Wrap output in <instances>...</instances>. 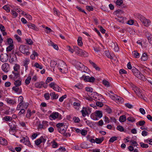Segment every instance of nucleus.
I'll return each mask as SVG.
<instances>
[{"instance_id":"f257e3e1","label":"nucleus","mask_w":152,"mask_h":152,"mask_svg":"<svg viewBox=\"0 0 152 152\" xmlns=\"http://www.w3.org/2000/svg\"><path fill=\"white\" fill-rule=\"evenodd\" d=\"M57 66L61 72L64 73L67 72L68 71L67 66L64 61H60Z\"/></svg>"},{"instance_id":"f03ea898","label":"nucleus","mask_w":152,"mask_h":152,"mask_svg":"<svg viewBox=\"0 0 152 152\" xmlns=\"http://www.w3.org/2000/svg\"><path fill=\"white\" fill-rule=\"evenodd\" d=\"M56 126L57 128L58 132L62 134L64 133L66 131L67 127H66L65 124L64 123H60L57 124Z\"/></svg>"},{"instance_id":"7ed1b4c3","label":"nucleus","mask_w":152,"mask_h":152,"mask_svg":"<svg viewBox=\"0 0 152 152\" xmlns=\"http://www.w3.org/2000/svg\"><path fill=\"white\" fill-rule=\"evenodd\" d=\"M74 50L75 53L79 56H83L84 57L88 56V53L85 51L80 49L77 46H74Z\"/></svg>"},{"instance_id":"20e7f679","label":"nucleus","mask_w":152,"mask_h":152,"mask_svg":"<svg viewBox=\"0 0 152 152\" xmlns=\"http://www.w3.org/2000/svg\"><path fill=\"white\" fill-rule=\"evenodd\" d=\"M95 100L96 101V105L97 106L101 107L103 105V103L101 101L103 100L102 99H103L102 96L101 94L97 95V94L96 93V96L95 97Z\"/></svg>"},{"instance_id":"39448f33","label":"nucleus","mask_w":152,"mask_h":152,"mask_svg":"<svg viewBox=\"0 0 152 152\" xmlns=\"http://www.w3.org/2000/svg\"><path fill=\"white\" fill-rule=\"evenodd\" d=\"M49 118L51 121L55 120L56 119L60 120L62 118L61 115L57 112H53L50 115Z\"/></svg>"},{"instance_id":"423d86ee","label":"nucleus","mask_w":152,"mask_h":152,"mask_svg":"<svg viewBox=\"0 0 152 152\" xmlns=\"http://www.w3.org/2000/svg\"><path fill=\"white\" fill-rule=\"evenodd\" d=\"M75 65L77 69L80 70L82 72H86V71H87V67L84 66L82 63L80 62L76 61Z\"/></svg>"},{"instance_id":"0eeeda50","label":"nucleus","mask_w":152,"mask_h":152,"mask_svg":"<svg viewBox=\"0 0 152 152\" xmlns=\"http://www.w3.org/2000/svg\"><path fill=\"white\" fill-rule=\"evenodd\" d=\"M28 49L29 46L25 45H21L19 47V49L21 52L26 55H28L30 54Z\"/></svg>"},{"instance_id":"6e6552de","label":"nucleus","mask_w":152,"mask_h":152,"mask_svg":"<svg viewBox=\"0 0 152 152\" xmlns=\"http://www.w3.org/2000/svg\"><path fill=\"white\" fill-rule=\"evenodd\" d=\"M132 86L133 88L132 89L134 91L136 95L138 96L139 97L141 98H143V99H144L143 95L142 94V92L141 90L134 85H133Z\"/></svg>"},{"instance_id":"1a4fd4ad","label":"nucleus","mask_w":152,"mask_h":152,"mask_svg":"<svg viewBox=\"0 0 152 152\" xmlns=\"http://www.w3.org/2000/svg\"><path fill=\"white\" fill-rule=\"evenodd\" d=\"M140 20L146 26H148L151 23L150 21L146 19L145 18L142 16H141L140 17Z\"/></svg>"},{"instance_id":"9d476101","label":"nucleus","mask_w":152,"mask_h":152,"mask_svg":"<svg viewBox=\"0 0 152 152\" xmlns=\"http://www.w3.org/2000/svg\"><path fill=\"white\" fill-rule=\"evenodd\" d=\"M81 79L85 81L93 82L95 80V78L93 76L90 77L89 76H86L83 75L81 77Z\"/></svg>"},{"instance_id":"9b49d317","label":"nucleus","mask_w":152,"mask_h":152,"mask_svg":"<svg viewBox=\"0 0 152 152\" xmlns=\"http://www.w3.org/2000/svg\"><path fill=\"white\" fill-rule=\"evenodd\" d=\"M21 142H23L25 145L30 147H32L33 146L31 145L30 142L28 138L27 137H23V139L20 140Z\"/></svg>"},{"instance_id":"f8f14e48","label":"nucleus","mask_w":152,"mask_h":152,"mask_svg":"<svg viewBox=\"0 0 152 152\" xmlns=\"http://www.w3.org/2000/svg\"><path fill=\"white\" fill-rule=\"evenodd\" d=\"M49 86L52 88L55 91L57 92H60L61 88L54 82H52L49 84Z\"/></svg>"},{"instance_id":"ddd939ff","label":"nucleus","mask_w":152,"mask_h":152,"mask_svg":"<svg viewBox=\"0 0 152 152\" xmlns=\"http://www.w3.org/2000/svg\"><path fill=\"white\" fill-rule=\"evenodd\" d=\"M110 96L112 99L116 101L117 103L122 102H123V99L121 97L116 95L115 96H112L111 95Z\"/></svg>"},{"instance_id":"4468645a","label":"nucleus","mask_w":152,"mask_h":152,"mask_svg":"<svg viewBox=\"0 0 152 152\" xmlns=\"http://www.w3.org/2000/svg\"><path fill=\"white\" fill-rule=\"evenodd\" d=\"M19 74L18 72H12V74L9 76L10 78L13 79L14 80H15L17 78L19 77Z\"/></svg>"},{"instance_id":"2eb2a0df","label":"nucleus","mask_w":152,"mask_h":152,"mask_svg":"<svg viewBox=\"0 0 152 152\" xmlns=\"http://www.w3.org/2000/svg\"><path fill=\"white\" fill-rule=\"evenodd\" d=\"M46 141V139L44 138L43 136H41L39 138L35 141V143L36 145H38L42 142L45 143Z\"/></svg>"},{"instance_id":"dca6fc26","label":"nucleus","mask_w":152,"mask_h":152,"mask_svg":"<svg viewBox=\"0 0 152 152\" xmlns=\"http://www.w3.org/2000/svg\"><path fill=\"white\" fill-rule=\"evenodd\" d=\"M8 56L7 54L4 53L1 54L0 60L3 62H6L8 60Z\"/></svg>"},{"instance_id":"f3484780","label":"nucleus","mask_w":152,"mask_h":152,"mask_svg":"<svg viewBox=\"0 0 152 152\" xmlns=\"http://www.w3.org/2000/svg\"><path fill=\"white\" fill-rule=\"evenodd\" d=\"M1 68L3 71L7 72L10 69L9 64L6 63L3 64L2 65Z\"/></svg>"},{"instance_id":"a211bd4d","label":"nucleus","mask_w":152,"mask_h":152,"mask_svg":"<svg viewBox=\"0 0 152 152\" xmlns=\"http://www.w3.org/2000/svg\"><path fill=\"white\" fill-rule=\"evenodd\" d=\"M89 63L91 64L93 67L96 70L98 71H100V68L96 64H95L91 60H89Z\"/></svg>"},{"instance_id":"6ab92c4d","label":"nucleus","mask_w":152,"mask_h":152,"mask_svg":"<svg viewBox=\"0 0 152 152\" xmlns=\"http://www.w3.org/2000/svg\"><path fill=\"white\" fill-rule=\"evenodd\" d=\"M30 62V60L28 58H26L23 61V65L25 66V71L26 72V70L28 69V64Z\"/></svg>"},{"instance_id":"aec40b11","label":"nucleus","mask_w":152,"mask_h":152,"mask_svg":"<svg viewBox=\"0 0 152 152\" xmlns=\"http://www.w3.org/2000/svg\"><path fill=\"white\" fill-rule=\"evenodd\" d=\"M17 60V58L15 55H13L10 57L9 61L10 63L13 64L15 60Z\"/></svg>"},{"instance_id":"412c9836","label":"nucleus","mask_w":152,"mask_h":152,"mask_svg":"<svg viewBox=\"0 0 152 152\" xmlns=\"http://www.w3.org/2000/svg\"><path fill=\"white\" fill-rule=\"evenodd\" d=\"M45 84V83L41 81L36 83L35 84L34 86L35 87L37 88H41Z\"/></svg>"},{"instance_id":"4be33fe9","label":"nucleus","mask_w":152,"mask_h":152,"mask_svg":"<svg viewBox=\"0 0 152 152\" xmlns=\"http://www.w3.org/2000/svg\"><path fill=\"white\" fill-rule=\"evenodd\" d=\"M28 27L32 29H34L35 31H37L39 29L31 23H28L27 24Z\"/></svg>"},{"instance_id":"5701e85b","label":"nucleus","mask_w":152,"mask_h":152,"mask_svg":"<svg viewBox=\"0 0 152 152\" xmlns=\"http://www.w3.org/2000/svg\"><path fill=\"white\" fill-rule=\"evenodd\" d=\"M135 76L141 80H144L145 79V76L139 71L137 73V74H135Z\"/></svg>"},{"instance_id":"b1692460","label":"nucleus","mask_w":152,"mask_h":152,"mask_svg":"<svg viewBox=\"0 0 152 152\" xmlns=\"http://www.w3.org/2000/svg\"><path fill=\"white\" fill-rule=\"evenodd\" d=\"M12 89L15 92L18 94H20L22 91V89L19 88H18V86H15L13 87L12 88Z\"/></svg>"},{"instance_id":"393cba45","label":"nucleus","mask_w":152,"mask_h":152,"mask_svg":"<svg viewBox=\"0 0 152 152\" xmlns=\"http://www.w3.org/2000/svg\"><path fill=\"white\" fill-rule=\"evenodd\" d=\"M50 96H51L52 99H56L58 98V94H56L55 92H52L50 93Z\"/></svg>"},{"instance_id":"a878e982","label":"nucleus","mask_w":152,"mask_h":152,"mask_svg":"<svg viewBox=\"0 0 152 152\" xmlns=\"http://www.w3.org/2000/svg\"><path fill=\"white\" fill-rule=\"evenodd\" d=\"M148 56L146 53H144L142 54L141 58V60L143 61H146L148 59Z\"/></svg>"},{"instance_id":"bb28decb","label":"nucleus","mask_w":152,"mask_h":152,"mask_svg":"<svg viewBox=\"0 0 152 152\" xmlns=\"http://www.w3.org/2000/svg\"><path fill=\"white\" fill-rule=\"evenodd\" d=\"M73 105L74 108L77 110H78L80 106V102L78 101L77 102H74L73 103Z\"/></svg>"},{"instance_id":"cd10ccee","label":"nucleus","mask_w":152,"mask_h":152,"mask_svg":"<svg viewBox=\"0 0 152 152\" xmlns=\"http://www.w3.org/2000/svg\"><path fill=\"white\" fill-rule=\"evenodd\" d=\"M6 101L8 103L10 104H14L16 103L15 100H13L10 98H6Z\"/></svg>"},{"instance_id":"c85d7f7f","label":"nucleus","mask_w":152,"mask_h":152,"mask_svg":"<svg viewBox=\"0 0 152 152\" xmlns=\"http://www.w3.org/2000/svg\"><path fill=\"white\" fill-rule=\"evenodd\" d=\"M95 113V115L99 118H101L102 116V112L101 111H96Z\"/></svg>"},{"instance_id":"c756f323","label":"nucleus","mask_w":152,"mask_h":152,"mask_svg":"<svg viewBox=\"0 0 152 152\" xmlns=\"http://www.w3.org/2000/svg\"><path fill=\"white\" fill-rule=\"evenodd\" d=\"M132 54L135 58H138L140 57V53L137 50H134L132 52Z\"/></svg>"},{"instance_id":"7c9ffc66","label":"nucleus","mask_w":152,"mask_h":152,"mask_svg":"<svg viewBox=\"0 0 152 152\" xmlns=\"http://www.w3.org/2000/svg\"><path fill=\"white\" fill-rule=\"evenodd\" d=\"M0 143L3 145H5L7 144V142L4 138L1 137L0 139Z\"/></svg>"},{"instance_id":"2f4dec72","label":"nucleus","mask_w":152,"mask_h":152,"mask_svg":"<svg viewBox=\"0 0 152 152\" xmlns=\"http://www.w3.org/2000/svg\"><path fill=\"white\" fill-rule=\"evenodd\" d=\"M126 120V118L125 115H122L120 116L119 121L121 122H124Z\"/></svg>"},{"instance_id":"473e14b6","label":"nucleus","mask_w":152,"mask_h":152,"mask_svg":"<svg viewBox=\"0 0 152 152\" xmlns=\"http://www.w3.org/2000/svg\"><path fill=\"white\" fill-rule=\"evenodd\" d=\"M31 77L30 76H28L25 80V83L26 85H28L31 82Z\"/></svg>"},{"instance_id":"72a5a7b5","label":"nucleus","mask_w":152,"mask_h":152,"mask_svg":"<svg viewBox=\"0 0 152 152\" xmlns=\"http://www.w3.org/2000/svg\"><path fill=\"white\" fill-rule=\"evenodd\" d=\"M104 138L102 137L100 138H96V142L97 144L101 143L104 140Z\"/></svg>"},{"instance_id":"f704fd0d","label":"nucleus","mask_w":152,"mask_h":152,"mask_svg":"<svg viewBox=\"0 0 152 152\" xmlns=\"http://www.w3.org/2000/svg\"><path fill=\"white\" fill-rule=\"evenodd\" d=\"M55 152H67V151L64 148L61 147L56 150Z\"/></svg>"},{"instance_id":"c9c22d12","label":"nucleus","mask_w":152,"mask_h":152,"mask_svg":"<svg viewBox=\"0 0 152 152\" xmlns=\"http://www.w3.org/2000/svg\"><path fill=\"white\" fill-rule=\"evenodd\" d=\"M21 84V80H17L15 81L14 84L15 86H20Z\"/></svg>"},{"instance_id":"e433bc0d","label":"nucleus","mask_w":152,"mask_h":152,"mask_svg":"<svg viewBox=\"0 0 152 152\" xmlns=\"http://www.w3.org/2000/svg\"><path fill=\"white\" fill-rule=\"evenodd\" d=\"M81 113H82V116L84 117L86 116V113H87V111L85 107H83V109L81 111Z\"/></svg>"},{"instance_id":"4c0bfd02","label":"nucleus","mask_w":152,"mask_h":152,"mask_svg":"<svg viewBox=\"0 0 152 152\" xmlns=\"http://www.w3.org/2000/svg\"><path fill=\"white\" fill-rule=\"evenodd\" d=\"M132 71L134 75L135 76L136 74H137V73L139 71L138 69L135 67L132 69Z\"/></svg>"},{"instance_id":"58836bf2","label":"nucleus","mask_w":152,"mask_h":152,"mask_svg":"<svg viewBox=\"0 0 152 152\" xmlns=\"http://www.w3.org/2000/svg\"><path fill=\"white\" fill-rule=\"evenodd\" d=\"M31 115V112L29 109H28L27 110V113L26 114V116L27 118H29Z\"/></svg>"},{"instance_id":"ea45409f","label":"nucleus","mask_w":152,"mask_h":152,"mask_svg":"<svg viewBox=\"0 0 152 152\" xmlns=\"http://www.w3.org/2000/svg\"><path fill=\"white\" fill-rule=\"evenodd\" d=\"M78 45L80 46H82L83 45V43L82 41V37H78L77 40Z\"/></svg>"},{"instance_id":"a19ab883","label":"nucleus","mask_w":152,"mask_h":152,"mask_svg":"<svg viewBox=\"0 0 152 152\" xmlns=\"http://www.w3.org/2000/svg\"><path fill=\"white\" fill-rule=\"evenodd\" d=\"M2 8L7 12H9L10 11V8L7 5L4 6Z\"/></svg>"},{"instance_id":"79ce46f5","label":"nucleus","mask_w":152,"mask_h":152,"mask_svg":"<svg viewBox=\"0 0 152 152\" xmlns=\"http://www.w3.org/2000/svg\"><path fill=\"white\" fill-rule=\"evenodd\" d=\"M19 66L18 64H15L14 67V71H13L15 72H18V70L19 69Z\"/></svg>"},{"instance_id":"37998d69","label":"nucleus","mask_w":152,"mask_h":152,"mask_svg":"<svg viewBox=\"0 0 152 152\" xmlns=\"http://www.w3.org/2000/svg\"><path fill=\"white\" fill-rule=\"evenodd\" d=\"M104 85L105 86L109 87L110 86V83H109L107 81L105 80H103L102 81Z\"/></svg>"},{"instance_id":"c03bdc74","label":"nucleus","mask_w":152,"mask_h":152,"mask_svg":"<svg viewBox=\"0 0 152 152\" xmlns=\"http://www.w3.org/2000/svg\"><path fill=\"white\" fill-rule=\"evenodd\" d=\"M4 120L7 121H12V119L11 117L9 116H6L4 117Z\"/></svg>"},{"instance_id":"a18cd8bd","label":"nucleus","mask_w":152,"mask_h":152,"mask_svg":"<svg viewBox=\"0 0 152 152\" xmlns=\"http://www.w3.org/2000/svg\"><path fill=\"white\" fill-rule=\"evenodd\" d=\"M34 66L36 67L37 68H39L40 69H42L43 68V66L42 65H40L37 63H36L34 64Z\"/></svg>"},{"instance_id":"49530a36","label":"nucleus","mask_w":152,"mask_h":152,"mask_svg":"<svg viewBox=\"0 0 152 152\" xmlns=\"http://www.w3.org/2000/svg\"><path fill=\"white\" fill-rule=\"evenodd\" d=\"M73 120L74 121V122L76 123H79L80 121L79 118L75 116L73 118Z\"/></svg>"},{"instance_id":"de8ad7c7","label":"nucleus","mask_w":152,"mask_h":152,"mask_svg":"<svg viewBox=\"0 0 152 152\" xmlns=\"http://www.w3.org/2000/svg\"><path fill=\"white\" fill-rule=\"evenodd\" d=\"M57 64L56 62L54 61H51L50 63V66L51 67L53 68Z\"/></svg>"},{"instance_id":"09e8293b","label":"nucleus","mask_w":152,"mask_h":152,"mask_svg":"<svg viewBox=\"0 0 152 152\" xmlns=\"http://www.w3.org/2000/svg\"><path fill=\"white\" fill-rule=\"evenodd\" d=\"M140 144L142 148H147L148 147V145L147 144H144L142 142H140Z\"/></svg>"},{"instance_id":"8fccbe9b","label":"nucleus","mask_w":152,"mask_h":152,"mask_svg":"<svg viewBox=\"0 0 152 152\" xmlns=\"http://www.w3.org/2000/svg\"><path fill=\"white\" fill-rule=\"evenodd\" d=\"M127 120L131 122H133L135 121V119L133 117L131 116L127 118Z\"/></svg>"},{"instance_id":"3c124183","label":"nucleus","mask_w":152,"mask_h":152,"mask_svg":"<svg viewBox=\"0 0 152 152\" xmlns=\"http://www.w3.org/2000/svg\"><path fill=\"white\" fill-rule=\"evenodd\" d=\"M145 123V121H142L137 122L136 124L137 125H138V124H139L140 126H142Z\"/></svg>"},{"instance_id":"603ef678","label":"nucleus","mask_w":152,"mask_h":152,"mask_svg":"<svg viewBox=\"0 0 152 152\" xmlns=\"http://www.w3.org/2000/svg\"><path fill=\"white\" fill-rule=\"evenodd\" d=\"M117 137L114 136L111 137L109 140V142H113L114 141L116 140Z\"/></svg>"},{"instance_id":"864d4df0","label":"nucleus","mask_w":152,"mask_h":152,"mask_svg":"<svg viewBox=\"0 0 152 152\" xmlns=\"http://www.w3.org/2000/svg\"><path fill=\"white\" fill-rule=\"evenodd\" d=\"M11 11L12 14L14 16V18H16L18 16V14L15 11L13 10H11Z\"/></svg>"},{"instance_id":"5fc2aeb1","label":"nucleus","mask_w":152,"mask_h":152,"mask_svg":"<svg viewBox=\"0 0 152 152\" xmlns=\"http://www.w3.org/2000/svg\"><path fill=\"white\" fill-rule=\"evenodd\" d=\"M50 95L48 93H46L44 94V96L45 99L47 100H48L49 99L50 97Z\"/></svg>"},{"instance_id":"6e6d98bb","label":"nucleus","mask_w":152,"mask_h":152,"mask_svg":"<svg viewBox=\"0 0 152 152\" xmlns=\"http://www.w3.org/2000/svg\"><path fill=\"white\" fill-rule=\"evenodd\" d=\"M117 129L120 132H123L124 131V128L123 127L120 125L117 126Z\"/></svg>"},{"instance_id":"4d7b16f0","label":"nucleus","mask_w":152,"mask_h":152,"mask_svg":"<svg viewBox=\"0 0 152 152\" xmlns=\"http://www.w3.org/2000/svg\"><path fill=\"white\" fill-rule=\"evenodd\" d=\"M13 47V45H10L6 49L7 51H11Z\"/></svg>"},{"instance_id":"13d9d810","label":"nucleus","mask_w":152,"mask_h":152,"mask_svg":"<svg viewBox=\"0 0 152 152\" xmlns=\"http://www.w3.org/2000/svg\"><path fill=\"white\" fill-rule=\"evenodd\" d=\"M53 10L54 14H56V15H60V12H59L58 10H57L56 8H54L53 9Z\"/></svg>"},{"instance_id":"bf43d9fd","label":"nucleus","mask_w":152,"mask_h":152,"mask_svg":"<svg viewBox=\"0 0 152 152\" xmlns=\"http://www.w3.org/2000/svg\"><path fill=\"white\" fill-rule=\"evenodd\" d=\"M105 54L106 56L108 58L110 59L113 58L112 56L110 54L109 52L108 51H106Z\"/></svg>"},{"instance_id":"052dcab7","label":"nucleus","mask_w":152,"mask_h":152,"mask_svg":"<svg viewBox=\"0 0 152 152\" xmlns=\"http://www.w3.org/2000/svg\"><path fill=\"white\" fill-rule=\"evenodd\" d=\"M45 28L46 30L45 31V32L47 33H49L50 32L53 31V30H52L50 28L48 27H46Z\"/></svg>"},{"instance_id":"680f3d73","label":"nucleus","mask_w":152,"mask_h":152,"mask_svg":"<svg viewBox=\"0 0 152 152\" xmlns=\"http://www.w3.org/2000/svg\"><path fill=\"white\" fill-rule=\"evenodd\" d=\"M86 123L87 124V125L90 126H92L93 125V123L88 120L86 121Z\"/></svg>"},{"instance_id":"e2e57ef3","label":"nucleus","mask_w":152,"mask_h":152,"mask_svg":"<svg viewBox=\"0 0 152 152\" xmlns=\"http://www.w3.org/2000/svg\"><path fill=\"white\" fill-rule=\"evenodd\" d=\"M123 3L122 0H117L116 4L117 5L120 6Z\"/></svg>"},{"instance_id":"0e129e2a","label":"nucleus","mask_w":152,"mask_h":152,"mask_svg":"<svg viewBox=\"0 0 152 152\" xmlns=\"http://www.w3.org/2000/svg\"><path fill=\"white\" fill-rule=\"evenodd\" d=\"M27 43L29 45H31L33 44V42L31 39H26Z\"/></svg>"},{"instance_id":"69168bd1","label":"nucleus","mask_w":152,"mask_h":152,"mask_svg":"<svg viewBox=\"0 0 152 152\" xmlns=\"http://www.w3.org/2000/svg\"><path fill=\"white\" fill-rule=\"evenodd\" d=\"M53 80L52 78L51 77H48L46 81V84H47L48 83L50 82V81H52Z\"/></svg>"},{"instance_id":"338daca9","label":"nucleus","mask_w":152,"mask_h":152,"mask_svg":"<svg viewBox=\"0 0 152 152\" xmlns=\"http://www.w3.org/2000/svg\"><path fill=\"white\" fill-rule=\"evenodd\" d=\"M66 95H64L59 98V100L60 102H62L63 101L64 99L66 98Z\"/></svg>"},{"instance_id":"774afa93","label":"nucleus","mask_w":152,"mask_h":152,"mask_svg":"<svg viewBox=\"0 0 152 152\" xmlns=\"http://www.w3.org/2000/svg\"><path fill=\"white\" fill-rule=\"evenodd\" d=\"M87 131L84 129H82L81 130L80 133L81 134L85 136L87 134Z\"/></svg>"}]
</instances>
